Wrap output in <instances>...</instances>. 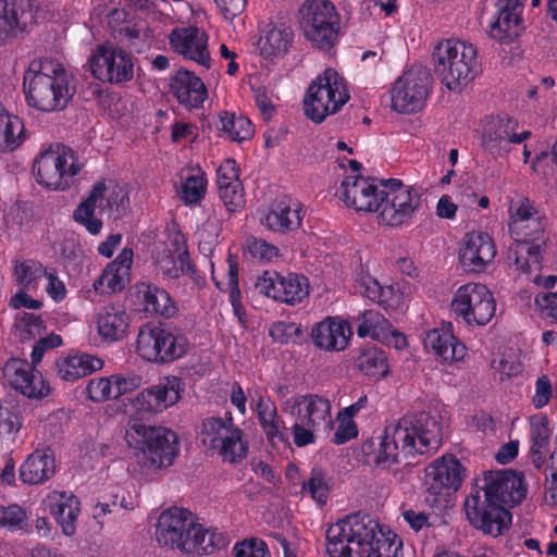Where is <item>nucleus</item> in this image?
Masks as SVG:
<instances>
[{
  "mask_svg": "<svg viewBox=\"0 0 557 557\" xmlns=\"http://www.w3.org/2000/svg\"><path fill=\"white\" fill-rule=\"evenodd\" d=\"M374 463L383 469L392 465L411 463V458L436 451L443 442L442 426L436 417L421 411L406 414L384 429L379 437Z\"/></svg>",
  "mask_w": 557,
  "mask_h": 557,
  "instance_id": "obj_1",
  "label": "nucleus"
},
{
  "mask_svg": "<svg viewBox=\"0 0 557 557\" xmlns=\"http://www.w3.org/2000/svg\"><path fill=\"white\" fill-rule=\"evenodd\" d=\"M434 73L453 91H460L476 75V49L461 40L447 39L433 51Z\"/></svg>",
  "mask_w": 557,
  "mask_h": 557,
  "instance_id": "obj_2",
  "label": "nucleus"
},
{
  "mask_svg": "<svg viewBox=\"0 0 557 557\" xmlns=\"http://www.w3.org/2000/svg\"><path fill=\"white\" fill-rule=\"evenodd\" d=\"M126 440L131 446L140 450L138 460L144 467H169L178 455V437L164 426L134 422L126 431Z\"/></svg>",
  "mask_w": 557,
  "mask_h": 557,
  "instance_id": "obj_3",
  "label": "nucleus"
},
{
  "mask_svg": "<svg viewBox=\"0 0 557 557\" xmlns=\"http://www.w3.org/2000/svg\"><path fill=\"white\" fill-rule=\"evenodd\" d=\"M380 529L370 515H349L327 529L326 552L330 557H352L355 550H362L374 543Z\"/></svg>",
  "mask_w": 557,
  "mask_h": 557,
  "instance_id": "obj_4",
  "label": "nucleus"
},
{
  "mask_svg": "<svg viewBox=\"0 0 557 557\" xmlns=\"http://www.w3.org/2000/svg\"><path fill=\"white\" fill-rule=\"evenodd\" d=\"M348 100L349 94L344 78L329 67L309 85L304 100L305 115L314 123H322Z\"/></svg>",
  "mask_w": 557,
  "mask_h": 557,
  "instance_id": "obj_5",
  "label": "nucleus"
},
{
  "mask_svg": "<svg viewBox=\"0 0 557 557\" xmlns=\"http://www.w3.org/2000/svg\"><path fill=\"white\" fill-rule=\"evenodd\" d=\"M306 38L322 50L331 49L339 33V14L330 0H306L298 10Z\"/></svg>",
  "mask_w": 557,
  "mask_h": 557,
  "instance_id": "obj_6",
  "label": "nucleus"
},
{
  "mask_svg": "<svg viewBox=\"0 0 557 557\" xmlns=\"http://www.w3.org/2000/svg\"><path fill=\"white\" fill-rule=\"evenodd\" d=\"M187 339L160 325L144 324L137 335L136 351L146 361L170 363L187 352Z\"/></svg>",
  "mask_w": 557,
  "mask_h": 557,
  "instance_id": "obj_7",
  "label": "nucleus"
},
{
  "mask_svg": "<svg viewBox=\"0 0 557 557\" xmlns=\"http://www.w3.org/2000/svg\"><path fill=\"white\" fill-rule=\"evenodd\" d=\"M432 86L430 71L423 65H413L394 83L392 108L399 113L420 111L429 97Z\"/></svg>",
  "mask_w": 557,
  "mask_h": 557,
  "instance_id": "obj_8",
  "label": "nucleus"
},
{
  "mask_svg": "<svg viewBox=\"0 0 557 557\" xmlns=\"http://www.w3.org/2000/svg\"><path fill=\"white\" fill-rule=\"evenodd\" d=\"M462 471V465L451 455L443 456L430 465L424 475L425 500L432 506L446 503L447 497L460 487Z\"/></svg>",
  "mask_w": 557,
  "mask_h": 557,
  "instance_id": "obj_9",
  "label": "nucleus"
},
{
  "mask_svg": "<svg viewBox=\"0 0 557 557\" xmlns=\"http://www.w3.org/2000/svg\"><path fill=\"white\" fill-rule=\"evenodd\" d=\"M27 83V103L42 112L61 111L66 108L73 97L69 88V77L66 73L51 77L35 75Z\"/></svg>",
  "mask_w": 557,
  "mask_h": 557,
  "instance_id": "obj_10",
  "label": "nucleus"
},
{
  "mask_svg": "<svg viewBox=\"0 0 557 557\" xmlns=\"http://www.w3.org/2000/svg\"><path fill=\"white\" fill-rule=\"evenodd\" d=\"M465 510L472 527L494 537L503 534L511 524V512L491 498L482 497L480 492L466 498Z\"/></svg>",
  "mask_w": 557,
  "mask_h": 557,
  "instance_id": "obj_11",
  "label": "nucleus"
},
{
  "mask_svg": "<svg viewBox=\"0 0 557 557\" xmlns=\"http://www.w3.org/2000/svg\"><path fill=\"white\" fill-rule=\"evenodd\" d=\"M89 66L95 78L110 84L129 82L134 76L132 54L114 45L99 47Z\"/></svg>",
  "mask_w": 557,
  "mask_h": 557,
  "instance_id": "obj_12",
  "label": "nucleus"
},
{
  "mask_svg": "<svg viewBox=\"0 0 557 557\" xmlns=\"http://www.w3.org/2000/svg\"><path fill=\"white\" fill-rule=\"evenodd\" d=\"M73 161L74 156L71 150L67 156L65 148L63 152L49 149L39 154L33 171L40 185L50 189H65L70 185L69 178L79 172V166H76Z\"/></svg>",
  "mask_w": 557,
  "mask_h": 557,
  "instance_id": "obj_13",
  "label": "nucleus"
},
{
  "mask_svg": "<svg viewBox=\"0 0 557 557\" xmlns=\"http://www.w3.org/2000/svg\"><path fill=\"white\" fill-rule=\"evenodd\" d=\"M518 122L508 114L491 116L483 129L482 146L494 158L505 157L511 144H521L531 137L530 131L517 133Z\"/></svg>",
  "mask_w": 557,
  "mask_h": 557,
  "instance_id": "obj_14",
  "label": "nucleus"
},
{
  "mask_svg": "<svg viewBox=\"0 0 557 557\" xmlns=\"http://www.w3.org/2000/svg\"><path fill=\"white\" fill-rule=\"evenodd\" d=\"M482 481L483 495L503 506L520 504L527 496L524 478L521 472L510 469L484 471Z\"/></svg>",
  "mask_w": 557,
  "mask_h": 557,
  "instance_id": "obj_15",
  "label": "nucleus"
},
{
  "mask_svg": "<svg viewBox=\"0 0 557 557\" xmlns=\"http://www.w3.org/2000/svg\"><path fill=\"white\" fill-rule=\"evenodd\" d=\"M34 24L33 0H0V46L28 33Z\"/></svg>",
  "mask_w": 557,
  "mask_h": 557,
  "instance_id": "obj_16",
  "label": "nucleus"
},
{
  "mask_svg": "<svg viewBox=\"0 0 557 557\" xmlns=\"http://www.w3.org/2000/svg\"><path fill=\"white\" fill-rule=\"evenodd\" d=\"M194 520L189 510L172 507L163 511L157 523L156 539L161 546L185 552Z\"/></svg>",
  "mask_w": 557,
  "mask_h": 557,
  "instance_id": "obj_17",
  "label": "nucleus"
},
{
  "mask_svg": "<svg viewBox=\"0 0 557 557\" xmlns=\"http://www.w3.org/2000/svg\"><path fill=\"white\" fill-rule=\"evenodd\" d=\"M380 220L389 226H398L411 219L421 205L420 194L412 187L396 193L382 190Z\"/></svg>",
  "mask_w": 557,
  "mask_h": 557,
  "instance_id": "obj_18",
  "label": "nucleus"
},
{
  "mask_svg": "<svg viewBox=\"0 0 557 557\" xmlns=\"http://www.w3.org/2000/svg\"><path fill=\"white\" fill-rule=\"evenodd\" d=\"M341 188L344 202L357 211L374 212L382 206V190L377 189L370 177L347 176L342 182Z\"/></svg>",
  "mask_w": 557,
  "mask_h": 557,
  "instance_id": "obj_19",
  "label": "nucleus"
},
{
  "mask_svg": "<svg viewBox=\"0 0 557 557\" xmlns=\"http://www.w3.org/2000/svg\"><path fill=\"white\" fill-rule=\"evenodd\" d=\"M184 391L185 383L181 377L166 376L158 384L139 393L136 403L143 410L160 412L175 405Z\"/></svg>",
  "mask_w": 557,
  "mask_h": 557,
  "instance_id": "obj_20",
  "label": "nucleus"
},
{
  "mask_svg": "<svg viewBox=\"0 0 557 557\" xmlns=\"http://www.w3.org/2000/svg\"><path fill=\"white\" fill-rule=\"evenodd\" d=\"M495 246L487 233H469L459 249V260L466 271L480 273L495 257Z\"/></svg>",
  "mask_w": 557,
  "mask_h": 557,
  "instance_id": "obj_21",
  "label": "nucleus"
},
{
  "mask_svg": "<svg viewBox=\"0 0 557 557\" xmlns=\"http://www.w3.org/2000/svg\"><path fill=\"white\" fill-rule=\"evenodd\" d=\"M207 42V34L196 26L176 28L170 34V44L177 53L209 69Z\"/></svg>",
  "mask_w": 557,
  "mask_h": 557,
  "instance_id": "obj_22",
  "label": "nucleus"
},
{
  "mask_svg": "<svg viewBox=\"0 0 557 557\" xmlns=\"http://www.w3.org/2000/svg\"><path fill=\"white\" fill-rule=\"evenodd\" d=\"M495 8L496 20L491 24L490 35L499 41L517 36L521 23L523 0H488Z\"/></svg>",
  "mask_w": 557,
  "mask_h": 557,
  "instance_id": "obj_23",
  "label": "nucleus"
},
{
  "mask_svg": "<svg viewBox=\"0 0 557 557\" xmlns=\"http://www.w3.org/2000/svg\"><path fill=\"white\" fill-rule=\"evenodd\" d=\"M32 371V364L26 360L21 359H11L3 368V374L10 386L21 392L24 396H27L28 398L47 396L49 388L45 391V385L41 379L38 381V384H40L41 387H38Z\"/></svg>",
  "mask_w": 557,
  "mask_h": 557,
  "instance_id": "obj_24",
  "label": "nucleus"
},
{
  "mask_svg": "<svg viewBox=\"0 0 557 557\" xmlns=\"http://www.w3.org/2000/svg\"><path fill=\"white\" fill-rule=\"evenodd\" d=\"M350 334V327L345 321L332 317L317 323L311 331L314 345L327 351L344 350Z\"/></svg>",
  "mask_w": 557,
  "mask_h": 557,
  "instance_id": "obj_25",
  "label": "nucleus"
},
{
  "mask_svg": "<svg viewBox=\"0 0 557 557\" xmlns=\"http://www.w3.org/2000/svg\"><path fill=\"white\" fill-rule=\"evenodd\" d=\"M289 412L307 426L317 428L330 419L331 403L319 395H298L293 398Z\"/></svg>",
  "mask_w": 557,
  "mask_h": 557,
  "instance_id": "obj_26",
  "label": "nucleus"
},
{
  "mask_svg": "<svg viewBox=\"0 0 557 557\" xmlns=\"http://www.w3.org/2000/svg\"><path fill=\"white\" fill-rule=\"evenodd\" d=\"M170 87L177 101L187 108L200 107L208 96L201 78L185 69L176 72Z\"/></svg>",
  "mask_w": 557,
  "mask_h": 557,
  "instance_id": "obj_27",
  "label": "nucleus"
},
{
  "mask_svg": "<svg viewBox=\"0 0 557 557\" xmlns=\"http://www.w3.org/2000/svg\"><path fill=\"white\" fill-rule=\"evenodd\" d=\"M136 297L143 304L145 312L166 319L176 313L177 308L169 293L152 283H138L136 285Z\"/></svg>",
  "mask_w": 557,
  "mask_h": 557,
  "instance_id": "obj_28",
  "label": "nucleus"
},
{
  "mask_svg": "<svg viewBox=\"0 0 557 557\" xmlns=\"http://www.w3.org/2000/svg\"><path fill=\"white\" fill-rule=\"evenodd\" d=\"M226 545L227 540L222 532L205 529L201 524L194 522L191 530H189V537H187L184 554L199 557L212 554Z\"/></svg>",
  "mask_w": 557,
  "mask_h": 557,
  "instance_id": "obj_29",
  "label": "nucleus"
},
{
  "mask_svg": "<svg viewBox=\"0 0 557 557\" xmlns=\"http://www.w3.org/2000/svg\"><path fill=\"white\" fill-rule=\"evenodd\" d=\"M102 367L103 360L89 354L72 355L55 361L58 375L67 382L87 376Z\"/></svg>",
  "mask_w": 557,
  "mask_h": 557,
  "instance_id": "obj_30",
  "label": "nucleus"
},
{
  "mask_svg": "<svg viewBox=\"0 0 557 557\" xmlns=\"http://www.w3.org/2000/svg\"><path fill=\"white\" fill-rule=\"evenodd\" d=\"M55 472V461L52 453L35 450L20 468V478L27 484H40L49 480Z\"/></svg>",
  "mask_w": 557,
  "mask_h": 557,
  "instance_id": "obj_31",
  "label": "nucleus"
},
{
  "mask_svg": "<svg viewBox=\"0 0 557 557\" xmlns=\"http://www.w3.org/2000/svg\"><path fill=\"white\" fill-rule=\"evenodd\" d=\"M424 345L443 361H458L466 356V346L459 343L449 331L436 329L430 331Z\"/></svg>",
  "mask_w": 557,
  "mask_h": 557,
  "instance_id": "obj_32",
  "label": "nucleus"
},
{
  "mask_svg": "<svg viewBox=\"0 0 557 557\" xmlns=\"http://www.w3.org/2000/svg\"><path fill=\"white\" fill-rule=\"evenodd\" d=\"M106 190L104 181L97 182L89 196L74 211V220L83 224L94 235L98 234L102 227L101 220L95 216V209L99 201H103Z\"/></svg>",
  "mask_w": 557,
  "mask_h": 557,
  "instance_id": "obj_33",
  "label": "nucleus"
},
{
  "mask_svg": "<svg viewBox=\"0 0 557 557\" xmlns=\"http://www.w3.org/2000/svg\"><path fill=\"white\" fill-rule=\"evenodd\" d=\"M261 223L273 232L287 233L300 226L301 218L299 210L292 209L288 201L283 199L272 206Z\"/></svg>",
  "mask_w": 557,
  "mask_h": 557,
  "instance_id": "obj_34",
  "label": "nucleus"
},
{
  "mask_svg": "<svg viewBox=\"0 0 557 557\" xmlns=\"http://www.w3.org/2000/svg\"><path fill=\"white\" fill-rule=\"evenodd\" d=\"M129 318L125 311L114 307L103 308L98 314V333L107 341L122 339L128 330Z\"/></svg>",
  "mask_w": 557,
  "mask_h": 557,
  "instance_id": "obj_35",
  "label": "nucleus"
},
{
  "mask_svg": "<svg viewBox=\"0 0 557 557\" xmlns=\"http://www.w3.org/2000/svg\"><path fill=\"white\" fill-rule=\"evenodd\" d=\"M490 297L488 288L483 284H466L458 288L453 301V311L468 320L470 313L483 301Z\"/></svg>",
  "mask_w": 557,
  "mask_h": 557,
  "instance_id": "obj_36",
  "label": "nucleus"
},
{
  "mask_svg": "<svg viewBox=\"0 0 557 557\" xmlns=\"http://www.w3.org/2000/svg\"><path fill=\"white\" fill-rule=\"evenodd\" d=\"M25 139L24 124L0 104V152L14 151Z\"/></svg>",
  "mask_w": 557,
  "mask_h": 557,
  "instance_id": "obj_37",
  "label": "nucleus"
},
{
  "mask_svg": "<svg viewBox=\"0 0 557 557\" xmlns=\"http://www.w3.org/2000/svg\"><path fill=\"white\" fill-rule=\"evenodd\" d=\"M219 454L223 460L237 462L246 457L247 445L243 442V431L238 428H231L226 436L218 443Z\"/></svg>",
  "mask_w": 557,
  "mask_h": 557,
  "instance_id": "obj_38",
  "label": "nucleus"
},
{
  "mask_svg": "<svg viewBox=\"0 0 557 557\" xmlns=\"http://www.w3.org/2000/svg\"><path fill=\"white\" fill-rule=\"evenodd\" d=\"M79 512V503L75 496H70L64 502L55 503L51 506V513L62 528V532L71 536L75 533V521Z\"/></svg>",
  "mask_w": 557,
  "mask_h": 557,
  "instance_id": "obj_39",
  "label": "nucleus"
},
{
  "mask_svg": "<svg viewBox=\"0 0 557 557\" xmlns=\"http://www.w3.org/2000/svg\"><path fill=\"white\" fill-rule=\"evenodd\" d=\"M128 273L126 269L115 268L114 263H109L102 274L94 282V289L100 294H111L121 292L125 288Z\"/></svg>",
  "mask_w": 557,
  "mask_h": 557,
  "instance_id": "obj_40",
  "label": "nucleus"
},
{
  "mask_svg": "<svg viewBox=\"0 0 557 557\" xmlns=\"http://www.w3.org/2000/svg\"><path fill=\"white\" fill-rule=\"evenodd\" d=\"M293 33L289 28H273L265 35L264 41L261 42V54L265 58H271L278 54H284L288 51L292 44Z\"/></svg>",
  "mask_w": 557,
  "mask_h": 557,
  "instance_id": "obj_41",
  "label": "nucleus"
},
{
  "mask_svg": "<svg viewBox=\"0 0 557 557\" xmlns=\"http://www.w3.org/2000/svg\"><path fill=\"white\" fill-rule=\"evenodd\" d=\"M509 231L517 247H520L523 244H534L540 242L544 244V240L542 239L544 236V227L539 218L531 219L523 224L520 222L509 224Z\"/></svg>",
  "mask_w": 557,
  "mask_h": 557,
  "instance_id": "obj_42",
  "label": "nucleus"
},
{
  "mask_svg": "<svg viewBox=\"0 0 557 557\" xmlns=\"http://www.w3.org/2000/svg\"><path fill=\"white\" fill-rule=\"evenodd\" d=\"M358 368L366 375L385 376L388 371L385 351L376 347H369L358 357Z\"/></svg>",
  "mask_w": 557,
  "mask_h": 557,
  "instance_id": "obj_43",
  "label": "nucleus"
},
{
  "mask_svg": "<svg viewBox=\"0 0 557 557\" xmlns=\"http://www.w3.org/2000/svg\"><path fill=\"white\" fill-rule=\"evenodd\" d=\"M220 131H223L230 135V138L235 141H243L248 139L253 134L251 122L244 117H235L234 114L226 111L220 115Z\"/></svg>",
  "mask_w": 557,
  "mask_h": 557,
  "instance_id": "obj_44",
  "label": "nucleus"
},
{
  "mask_svg": "<svg viewBox=\"0 0 557 557\" xmlns=\"http://www.w3.org/2000/svg\"><path fill=\"white\" fill-rule=\"evenodd\" d=\"M284 285V302L288 305H295L300 302L304 298L309 295V283L308 278L304 275L295 273H288L283 275Z\"/></svg>",
  "mask_w": 557,
  "mask_h": 557,
  "instance_id": "obj_45",
  "label": "nucleus"
},
{
  "mask_svg": "<svg viewBox=\"0 0 557 557\" xmlns=\"http://www.w3.org/2000/svg\"><path fill=\"white\" fill-rule=\"evenodd\" d=\"M232 424H226L222 418H208L201 424V442L205 446L216 448L218 443L230 432Z\"/></svg>",
  "mask_w": 557,
  "mask_h": 557,
  "instance_id": "obj_46",
  "label": "nucleus"
},
{
  "mask_svg": "<svg viewBox=\"0 0 557 557\" xmlns=\"http://www.w3.org/2000/svg\"><path fill=\"white\" fill-rule=\"evenodd\" d=\"M283 275L273 271H264L255 283V287L263 295L273 298L276 301L284 302Z\"/></svg>",
  "mask_w": 557,
  "mask_h": 557,
  "instance_id": "obj_47",
  "label": "nucleus"
},
{
  "mask_svg": "<svg viewBox=\"0 0 557 557\" xmlns=\"http://www.w3.org/2000/svg\"><path fill=\"white\" fill-rule=\"evenodd\" d=\"M302 490L308 492L317 503L324 505L330 493L326 473L322 469L313 468L309 480L304 482Z\"/></svg>",
  "mask_w": 557,
  "mask_h": 557,
  "instance_id": "obj_48",
  "label": "nucleus"
},
{
  "mask_svg": "<svg viewBox=\"0 0 557 557\" xmlns=\"http://www.w3.org/2000/svg\"><path fill=\"white\" fill-rule=\"evenodd\" d=\"M548 418L546 416L531 417V441L532 447L531 453L537 454L539 449H542L548 445L552 431L548 428Z\"/></svg>",
  "mask_w": 557,
  "mask_h": 557,
  "instance_id": "obj_49",
  "label": "nucleus"
},
{
  "mask_svg": "<svg viewBox=\"0 0 557 557\" xmlns=\"http://www.w3.org/2000/svg\"><path fill=\"white\" fill-rule=\"evenodd\" d=\"M227 267H228L227 283L225 284L226 288H224L222 286L221 282H219L215 278L214 273H212V278H213L216 287L220 290L224 292V290L228 289L230 301H231L232 306H238V304H242L240 302V290L238 287V263H237L236 258L232 255H228V257H227Z\"/></svg>",
  "mask_w": 557,
  "mask_h": 557,
  "instance_id": "obj_50",
  "label": "nucleus"
},
{
  "mask_svg": "<svg viewBox=\"0 0 557 557\" xmlns=\"http://www.w3.org/2000/svg\"><path fill=\"white\" fill-rule=\"evenodd\" d=\"M15 326L22 342L32 341L46 330L42 319L33 313H23Z\"/></svg>",
  "mask_w": 557,
  "mask_h": 557,
  "instance_id": "obj_51",
  "label": "nucleus"
},
{
  "mask_svg": "<svg viewBox=\"0 0 557 557\" xmlns=\"http://www.w3.org/2000/svg\"><path fill=\"white\" fill-rule=\"evenodd\" d=\"M219 188L220 198L228 212H235L244 206V189L242 182L232 185H221Z\"/></svg>",
  "mask_w": 557,
  "mask_h": 557,
  "instance_id": "obj_52",
  "label": "nucleus"
},
{
  "mask_svg": "<svg viewBox=\"0 0 557 557\" xmlns=\"http://www.w3.org/2000/svg\"><path fill=\"white\" fill-rule=\"evenodd\" d=\"M127 202V194L122 187L115 185L108 196L106 205L99 201V209L100 212H108L109 215L114 214V218H119L125 211Z\"/></svg>",
  "mask_w": 557,
  "mask_h": 557,
  "instance_id": "obj_53",
  "label": "nucleus"
},
{
  "mask_svg": "<svg viewBox=\"0 0 557 557\" xmlns=\"http://www.w3.org/2000/svg\"><path fill=\"white\" fill-rule=\"evenodd\" d=\"M88 397L94 401H103L115 398L113 377H100L90 380L86 387Z\"/></svg>",
  "mask_w": 557,
  "mask_h": 557,
  "instance_id": "obj_54",
  "label": "nucleus"
},
{
  "mask_svg": "<svg viewBox=\"0 0 557 557\" xmlns=\"http://www.w3.org/2000/svg\"><path fill=\"white\" fill-rule=\"evenodd\" d=\"M207 180L202 175H190L182 186V198L186 203L198 202L206 193Z\"/></svg>",
  "mask_w": 557,
  "mask_h": 557,
  "instance_id": "obj_55",
  "label": "nucleus"
},
{
  "mask_svg": "<svg viewBox=\"0 0 557 557\" xmlns=\"http://www.w3.org/2000/svg\"><path fill=\"white\" fill-rule=\"evenodd\" d=\"M270 335L281 344L297 343L302 331L299 325L290 322H277L270 329Z\"/></svg>",
  "mask_w": 557,
  "mask_h": 557,
  "instance_id": "obj_56",
  "label": "nucleus"
},
{
  "mask_svg": "<svg viewBox=\"0 0 557 557\" xmlns=\"http://www.w3.org/2000/svg\"><path fill=\"white\" fill-rule=\"evenodd\" d=\"M61 73H66L63 66L52 60H34L30 62L28 71L24 76V86L35 75L57 76Z\"/></svg>",
  "mask_w": 557,
  "mask_h": 557,
  "instance_id": "obj_57",
  "label": "nucleus"
},
{
  "mask_svg": "<svg viewBox=\"0 0 557 557\" xmlns=\"http://www.w3.org/2000/svg\"><path fill=\"white\" fill-rule=\"evenodd\" d=\"M235 557H269L267 544L262 540L249 539L237 543L234 547Z\"/></svg>",
  "mask_w": 557,
  "mask_h": 557,
  "instance_id": "obj_58",
  "label": "nucleus"
},
{
  "mask_svg": "<svg viewBox=\"0 0 557 557\" xmlns=\"http://www.w3.org/2000/svg\"><path fill=\"white\" fill-rule=\"evenodd\" d=\"M495 300L493 298L492 293L490 292V297L483 299L481 305H479L469 315L468 320H465L467 324L475 323L478 325L487 324L495 314Z\"/></svg>",
  "mask_w": 557,
  "mask_h": 557,
  "instance_id": "obj_59",
  "label": "nucleus"
},
{
  "mask_svg": "<svg viewBox=\"0 0 557 557\" xmlns=\"http://www.w3.org/2000/svg\"><path fill=\"white\" fill-rule=\"evenodd\" d=\"M374 545L383 552L384 557H398L403 549L401 540L391 531L385 533L383 529H380V537L374 541Z\"/></svg>",
  "mask_w": 557,
  "mask_h": 557,
  "instance_id": "obj_60",
  "label": "nucleus"
},
{
  "mask_svg": "<svg viewBox=\"0 0 557 557\" xmlns=\"http://www.w3.org/2000/svg\"><path fill=\"white\" fill-rule=\"evenodd\" d=\"M25 518V511L17 505L9 507L0 506V528L9 527L21 529Z\"/></svg>",
  "mask_w": 557,
  "mask_h": 557,
  "instance_id": "obj_61",
  "label": "nucleus"
},
{
  "mask_svg": "<svg viewBox=\"0 0 557 557\" xmlns=\"http://www.w3.org/2000/svg\"><path fill=\"white\" fill-rule=\"evenodd\" d=\"M248 249L252 257L260 260L271 261L278 255V249L263 239L253 238L248 243Z\"/></svg>",
  "mask_w": 557,
  "mask_h": 557,
  "instance_id": "obj_62",
  "label": "nucleus"
},
{
  "mask_svg": "<svg viewBox=\"0 0 557 557\" xmlns=\"http://www.w3.org/2000/svg\"><path fill=\"white\" fill-rule=\"evenodd\" d=\"M239 181V169L236 165L235 160H225L218 169L216 184L218 187L221 185H232Z\"/></svg>",
  "mask_w": 557,
  "mask_h": 557,
  "instance_id": "obj_63",
  "label": "nucleus"
},
{
  "mask_svg": "<svg viewBox=\"0 0 557 557\" xmlns=\"http://www.w3.org/2000/svg\"><path fill=\"white\" fill-rule=\"evenodd\" d=\"M534 304L557 323V293H539Z\"/></svg>",
  "mask_w": 557,
  "mask_h": 557,
  "instance_id": "obj_64",
  "label": "nucleus"
}]
</instances>
